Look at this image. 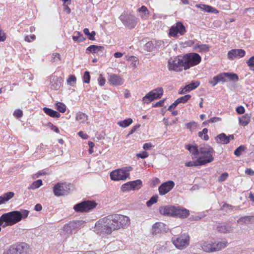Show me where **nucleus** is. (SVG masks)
Returning a JSON list of instances; mask_svg holds the SVG:
<instances>
[{
    "label": "nucleus",
    "mask_w": 254,
    "mask_h": 254,
    "mask_svg": "<svg viewBox=\"0 0 254 254\" xmlns=\"http://www.w3.org/2000/svg\"><path fill=\"white\" fill-rule=\"evenodd\" d=\"M129 220L127 216L114 214L100 220L95 224V227L103 233L111 234L113 231L127 227Z\"/></svg>",
    "instance_id": "obj_1"
},
{
    "label": "nucleus",
    "mask_w": 254,
    "mask_h": 254,
    "mask_svg": "<svg viewBox=\"0 0 254 254\" xmlns=\"http://www.w3.org/2000/svg\"><path fill=\"white\" fill-rule=\"evenodd\" d=\"M28 214L29 211L27 210L13 211L4 213L0 217V227L5 228L7 226H12L22 219L26 218ZM0 231L1 227H0Z\"/></svg>",
    "instance_id": "obj_2"
},
{
    "label": "nucleus",
    "mask_w": 254,
    "mask_h": 254,
    "mask_svg": "<svg viewBox=\"0 0 254 254\" xmlns=\"http://www.w3.org/2000/svg\"><path fill=\"white\" fill-rule=\"evenodd\" d=\"M159 211L161 214L164 215L177 217L180 218H186L190 215V211L185 208L167 205L161 206L159 208Z\"/></svg>",
    "instance_id": "obj_3"
},
{
    "label": "nucleus",
    "mask_w": 254,
    "mask_h": 254,
    "mask_svg": "<svg viewBox=\"0 0 254 254\" xmlns=\"http://www.w3.org/2000/svg\"><path fill=\"white\" fill-rule=\"evenodd\" d=\"M201 58L197 53H191L186 54L183 57V61L185 65V70L198 64L201 62Z\"/></svg>",
    "instance_id": "obj_4"
},
{
    "label": "nucleus",
    "mask_w": 254,
    "mask_h": 254,
    "mask_svg": "<svg viewBox=\"0 0 254 254\" xmlns=\"http://www.w3.org/2000/svg\"><path fill=\"white\" fill-rule=\"evenodd\" d=\"M130 166L123 167L112 171L110 173V178L114 181L125 180L129 178V172L132 170Z\"/></svg>",
    "instance_id": "obj_5"
},
{
    "label": "nucleus",
    "mask_w": 254,
    "mask_h": 254,
    "mask_svg": "<svg viewBox=\"0 0 254 254\" xmlns=\"http://www.w3.org/2000/svg\"><path fill=\"white\" fill-rule=\"evenodd\" d=\"M97 203L93 200H84L75 204L73 208L76 212H87L95 208Z\"/></svg>",
    "instance_id": "obj_6"
},
{
    "label": "nucleus",
    "mask_w": 254,
    "mask_h": 254,
    "mask_svg": "<svg viewBox=\"0 0 254 254\" xmlns=\"http://www.w3.org/2000/svg\"><path fill=\"white\" fill-rule=\"evenodd\" d=\"M172 241L177 249H183L188 246L190 236L186 234H184L179 237L172 238Z\"/></svg>",
    "instance_id": "obj_7"
},
{
    "label": "nucleus",
    "mask_w": 254,
    "mask_h": 254,
    "mask_svg": "<svg viewBox=\"0 0 254 254\" xmlns=\"http://www.w3.org/2000/svg\"><path fill=\"white\" fill-rule=\"evenodd\" d=\"M119 18L125 26L130 29L134 28L137 23V18L133 15L123 13Z\"/></svg>",
    "instance_id": "obj_8"
},
{
    "label": "nucleus",
    "mask_w": 254,
    "mask_h": 254,
    "mask_svg": "<svg viewBox=\"0 0 254 254\" xmlns=\"http://www.w3.org/2000/svg\"><path fill=\"white\" fill-rule=\"evenodd\" d=\"M163 94V89L162 88H157L156 89H155L153 90L152 91L149 92L148 93H147L143 98V101L147 103L148 104L152 101L155 100V99H158L161 98Z\"/></svg>",
    "instance_id": "obj_9"
},
{
    "label": "nucleus",
    "mask_w": 254,
    "mask_h": 254,
    "mask_svg": "<svg viewBox=\"0 0 254 254\" xmlns=\"http://www.w3.org/2000/svg\"><path fill=\"white\" fill-rule=\"evenodd\" d=\"M185 65L182 59H179L177 57L174 59H171L168 61V68L169 70H174L176 71H181L184 69Z\"/></svg>",
    "instance_id": "obj_10"
},
{
    "label": "nucleus",
    "mask_w": 254,
    "mask_h": 254,
    "mask_svg": "<svg viewBox=\"0 0 254 254\" xmlns=\"http://www.w3.org/2000/svg\"><path fill=\"white\" fill-rule=\"evenodd\" d=\"M84 223L85 222L83 220L71 221L64 226L63 231L67 234H71L75 229L80 228Z\"/></svg>",
    "instance_id": "obj_11"
},
{
    "label": "nucleus",
    "mask_w": 254,
    "mask_h": 254,
    "mask_svg": "<svg viewBox=\"0 0 254 254\" xmlns=\"http://www.w3.org/2000/svg\"><path fill=\"white\" fill-rule=\"evenodd\" d=\"M69 191V185L64 183H58L54 188V193L56 196L66 195Z\"/></svg>",
    "instance_id": "obj_12"
},
{
    "label": "nucleus",
    "mask_w": 254,
    "mask_h": 254,
    "mask_svg": "<svg viewBox=\"0 0 254 254\" xmlns=\"http://www.w3.org/2000/svg\"><path fill=\"white\" fill-rule=\"evenodd\" d=\"M9 247L12 254H27L28 252V246L25 243L14 244Z\"/></svg>",
    "instance_id": "obj_13"
},
{
    "label": "nucleus",
    "mask_w": 254,
    "mask_h": 254,
    "mask_svg": "<svg viewBox=\"0 0 254 254\" xmlns=\"http://www.w3.org/2000/svg\"><path fill=\"white\" fill-rule=\"evenodd\" d=\"M222 247V242L213 243L205 242L202 245V250L206 252H214L219 251Z\"/></svg>",
    "instance_id": "obj_14"
},
{
    "label": "nucleus",
    "mask_w": 254,
    "mask_h": 254,
    "mask_svg": "<svg viewBox=\"0 0 254 254\" xmlns=\"http://www.w3.org/2000/svg\"><path fill=\"white\" fill-rule=\"evenodd\" d=\"M213 149L207 144H201L199 146V154L202 155V156L199 158H202L204 160H206L208 158H210L212 159V161L213 160V158L212 155Z\"/></svg>",
    "instance_id": "obj_15"
},
{
    "label": "nucleus",
    "mask_w": 254,
    "mask_h": 254,
    "mask_svg": "<svg viewBox=\"0 0 254 254\" xmlns=\"http://www.w3.org/2000/svg\"><path fill=\"white\" fill-rule=\"evenodd\" d=\"M186 32V29L184 25L181 22H178L175 25L173 26L170 29L169 34L172 37H176L179 33L183 35Z\"/></svg>",
    "instance_id": "obj_16"
},
{
    "label": "nucleus",
    "mask_w": 254,
    "mask_h": 254,
    "mask_svg": "<svg viewBox=\"0 0 254 254\" xmlns=\"http://www.w3.org/2000/svg\"><path fill=\"white\" fill-rule=\"evenodd\" d=\"M142 182L140 180L127 182L122 187L123 191L138 190L141 188Z\"/></svg>",
    "instance_id": "obj_17"
},
{
    "label": "nucleus",
    "mask_w": 254,
    "mask_h": 254,
    "mask_svg": "<svg viewBox=\"0 0 254 254\" xmlns=\"http://www.w3.org/2000/svg\"><path fill=\"white\" fill-rule=\"evenodd\" d=\"M175 186L173 181H168L162 183L158 188L159 194L163 195L169 192Z\"/></svg>",
    "instance_id": "obj_18"
},
{
    "label": "nucleus",
    "mask_w": 254,
    "mask_h": 254,
    "mask_svg": "<svg viewBox=\"0 0 254 254\" xmlns=\"http://www.w3.org/2000/svg\"><path fill=\"white\" fill-rule=\"evenodd\" d=\"M246 55V52L243 49H232L229 51L227 54L228 59L231 60L234 58H240L244 57Z\"/></svg>",
    "instance_id": "obj_19"
},
{
    "label": "nucleus",
    "mask_w": 254,
    "mask_h": 254,
    "mask_svg": "<svg viewBox=\"0 0 254 254\" xmlns=\"http://www.w3.org/2000/svg\"><path fill=\"white\" fill-rule=\"evenodd\" d=\"M108 80L110 82V84L118 86L123 84V79L121 76L116 74H112L109 75L108 77Z\"/></svg>",
    "instance_id": "obj_20"
},
{
    "label": "nucleus",
    "mask_w": 254,
    "mask_h": 254,
    "mask_svg": "<svg viewBox=\"0 0 254 254\" xmlns=\"http://www.w3.org/2000/svg\"><path fill=\"white\" fill-rule=\"evenodd\" d=\"M212 161V159L208 158L206 160L202 158H198L196 160L194 161H190L186 162L185 165L188 167L197 166L204 165L206 163H210Z\"/></svg>",
    "instance_id": "obj_21"
},
{
    "label": "nucleus",
    "mask_w": 254,
    "mask_h": 254,
    "mask_svg": "<svg viewBox=\"0 0 254 254\" xmlns=\"http://www.w3.org/2000/svg\"><path fill=\"white\" fill-rule=\"evenodd\" d=\"M239 79V76L236 73L223 72V82L227 81L237 82Z\"/></svg>",
    "instance_id": "obj_22"
},
{
    "label": "nucleus",
    "mask_w": 254,
    "mask_h": 254,
    "mask_svg": "<svg viewBox=\"0 0 254 254\" xmlns=\"http://www.w3.org/2000/svg\"><path fill=\"white\" fill-rule=\"evenodd\" d=\"M165 225L163 223H156L152 226V233L153 234H157L162 232L165 231Z\"/></svg>",
    "instance_id": "obj_23"
},
{
    "label": "nucleus",
    "mask_w": 254,
    "mask_h": 254,
    "mask_svg": "<svg viewBox=\"0 0 254 254\" xmlns=\"http://www.w3.org/2000/svg\"><path fill=\"white\" fill-rule=\"evenodd\" d=\"M104 50V48L102 46L92 45L89 46L86 51H88L94 54H98L99 55H102Z\"/></svg>",
    "instance_id": "obj_24"
},
{
    "label": "nucleus",
    "mask_w": 254,
    "mask_h": 254,
    "mask_svg": "<svg viewBox=\"0 0 254 254\" xmlns=\"http://www.w3.org/2000/svg\"><path fill=\"white\" fill-rule=\"evenodd\" d=\"M62 79L58 78H54L51 80L50 88L55 90H58L61 86Z\"/></svg>",
    "instance_id": "obj_25"
},
{
    "label": "nucleus",
    "mask_w": 254,
    "mask_h": 254,
    "mask_svg": "<svg viewBox=\"0 0 254 254\" xmlns=\"http://www.w3.org/2000/svg\"><path fill=\"white\" fill-rule=\"evenodd\" d=\"M222 82V73H220L213 78L209 79L208 83L212 87L215 86L218 83Z\"/></svg>",
    "instance_id": "obj_26"
},
{
    "label": "nucleus",
    "mask_w": 254,
    "mask_h": 254,
    "mask_svg": "<svg viewBox=\"0 0 254 254\" xmlns=\"http://www.w3.org/2000/svg\"><path fill=\"white\" fill-rule=\"evenodd\" d=\"M14 195V193L12 191L7 192L0 196V204H4L12 198Z\"/></svg>",
    "instance_id": "obj_27"
},
{
    "label": "nucleus",
    "mask_w": 254,
    "mask_h": 254,
    "mask_svg": "<svg viewBox=\"0 0 254 254\" xmlns=\"http://www.w3.org/2000/svg\"><path fill=\"white\" fill-rule=\"evenodd\" d=\"M254 222V216H245L238 220V223L247 224Z\"/></svg>",
    "instance_id": "obj_28"
},
{
    "label": "nucleus",
    "mask_w": 254,
    "mask_h": 254,
    "mask_svg": "<svg viewBox=\"0 0 254 254\" xmlns=\"http://www.w3.org/2000/svg\"><path fill=\"white\" fill-rule=\"evenodd\" d=\"M43 111L47 115L51 117L57 118L60 117L61 115L59 112L50 108L45 107L43 108Z\"/></svg>",
    "instance_id": "obj_29"
},
{
    "label": "nucleus",
    "mask_w": 254,
    "mask_h": 254,
    "mask_svg": "<svg viewBox=\"0 0 254 254\" xmlns=\"http://www.w3.org/2000/svg\"><path fill=\"white\" fill-rule=\"evenodd\" d=\"M186 148L190 153L195 155L199 154V147L196 145L188 144L186 146Z\"/></svg>",
    "instance_id": "obj_30"
},
{
    "label": "nucleus",
    "mask_w": 254,
    "mask_h": 254,
    "mask_svg": "<svg viewBox=\"0 0 254 254\" xmlns=\"http://www.w3.org/2000/svg\"><path fill=\"white\" fill-rule=\"evenodd\" d=\"M250 121V117L248 114H245L239 118V123L243 126L247 125Z\"/></svg>",
    "instance_id": "obj_31"
},
{
    "label": "nucleus",
    "mask_w": 254,
    "mask_h": 254,
    "mask_svg": "<svg viewBox=\"0 0 254 254\" xmlns=\"http://www.w3.org/2000/svg\"><path fill=\"white\" fill-rule=\"evenodd\" d=\"M132 123V120L131 118H128L123 121L118 122L117 124L123 127H126L129 126Z\"/></svg>",
    "instance_id": "obj_32"
},
{
    "label": "nucleus",
    "mask_w": 254,
    "mask_h": 254,
    "mask_svg": "<svg viewBox=\"0 0 254 254\" xmlns=\"http://www.w3.org/2000/svg\"><path fill=\"white\" fill-rule=\"evenodd\" d=\"M198 7L208 12H218V11L216 9L209 5L202 4L198 6Z\"/></svg>",
    "instance_id": "obj_33"
},
{
    "label": "nucleus",
    "mask_w": 254,
    "mask_h": 254,
    "mask_svg": "<svg viewBox=\"0 0 254 254\" xmlns=\"http://www.w3.org/2000/svg\"><path fill=\"white\" fill-rule=\"evenodd\" d=\"M209 47L206 44H198L195 47L196 51L199 52H206L209 51Z\"/></svg>",
    "instance_id": "obj_34"
},
{
    "label": "nucleus",
    "mask_w": 254,
    "mask_h": 254,
    "mask_svg": "<svg viewBox=\"0 0 254 254\" xmlns=\"http://www.w3.org/2000/svg\"><path fill=\"white\" fill-rule=\"evenodd\" d=\"M42 185V181L39 179L33 182L31 186L28 188V189L34 190L39 188Z\"/></svg>",
    "instance_id": "obj_35"
},
{
    "label": "nucleus",
    "mask_w": 254,
    "mask_h": 254,
    "mask_svg": "<svg viewBox=\"0 0 254 254\" xmlns=\"http://www.w3.org/2000/svg\"><path fill=\"white\" fill-rule=\"evenodd\" d=\"M200 84V82L198 81L193 80L190 83L187 85V87L188 88L190 91H191L197 88Z\"/></svg>",
    "instance_id": "obj_36"
},
{
    "label": "nucleus",
    "mask_w": 254,
    "mask_h": 254,
    "mask_svg": "<svg viewBox=\"0 0 254 254\" xmlns=\"http://www.w3.org/2000/svg\"><path fill=\"white\" fill-rule=\"evenodd\" d=\"M247 149L246 147L244 145H241L236 149L234 151V154L239 157L242 154V152Z\"/></svg>",
    "instance_id": "obj_37"
},
{
    "label": "nucleus",
    "mask_w": 254,
    "mask_h": 254,
    "mask_svg": "<svg viewBox=\"0 0 254 254\" xmlns=\"http://www.w3.org/2000/svg\"><path fill=\"white\" fill-rule=\"evenodd\" d=\"M83 32L86 35L88 36L89 39L91 40H95V36L96 35V32L95 31H92L90 33L89 29L86 28L84 29Z\"/></svg>",
    "instance_id": "obj_38"
},
{
    "label": "nucleus",
    "mask_w": 254,
    "mask_h": 254,
    "mask_svg": "<svg viewBox=\"0 0 254 254\" xmlns=\"http://www.w3.org/2000/svg\"><path fill=\"white\" fill-rule=\"evenodd\" d=\"M234 139L235 137L233 134L227 135L224 133H223V144H228L230 142L231 140H233Z\"/></svg>",
    "instance_id": "obj_39"
},
{
    "label": "nucleus",
    "mask_w": 254,
    "mask_h": 254,
    "mask_svg": "<svg viewBox=\"0 0 254 254\" xmlns=\"http://www.w3.org/2000/svg\"><path fill=\"white\" fill-rule=\"evenodd\" d=\"M56 109L61 113H64L66 111L65 105L61 102H58L56 104Z\"/></svg>",
    "instance_id": "obj_40"
},
{
    "label": "nucleus",
    "mask_w": 254,
    "mask_h": 254,
    "mask_svg": "<svg viewBox=\"0 0 254 254\" xmlns=\"http://www.w3.org/2000/svg\"><path fill=\"white\" fill-rule=\"evenodd\" d=\"M158 196L157 195L152 196L149 200L146 202V205L148 207L151 206L154 203L157 202L158 200Z\"/></svg>",
    "instance_id": "obj_41"
},
{
    "label": "nucleus",
    "mask_w": 254,
    "mask_h": 254,
    "mask_svg": "<svg viewBox=\"0 0 254 254\" xmlns=\"http://www.w3.org/2000/svg\"><path fill=\"white\" fill-rule=\"evenodd\" d=\"M191 98L190 95L188 94L179 98L177 100L179 103H185Z\"/></svg>",
    "instance_id": "obj_42"
},
{
    "label": "nucleus",
    "mask_w": 254,
    "mask_h": 254,
    "mask_svg": "<svg viewBox=\"0 0 254 254\" xmlns=\"http://www.w3.org/2000/svg\"><path fill=\"white\" fill-rule=\"evenodd\" d=\"M76 119L81 122H84L87 120V116L85 114L79 113L77 115Z\"/></svg>",
    "instance_id": "obj_43"
},
{
    "label": "nucleus",
    "mask_w": 254,
    "mask_h": 254,
    "mask_svg": "<svg viewBox=\"0 0 254 254\" xmlns=\"http://www.w3.org/2000/svg\"><path fill=\"white\" fill-rule=\"evenodd\" d=\"M78 36H73L72 39L74 41H77L78 42H81L85 40V38L83 37V34H81L79 32H77Z\"/></svg>",
    "instance_id": "obj_44"
},
{
    "label": "nucleus",
    "mask_w": 254,
    "mask_h": 254,
    "mask_svg": "<svg viewBox=\"0 0 254 254\" xmlns=\"http://www.w3.org/2000/svg\"><path fill=\"white\" fill-rule=\"evenodd\" d=\"M155 46L152 41H149L147 42L145 45V49L147 51H151L154 49Z\"/></svg>",
    "instance_id": "obj_45"
},
{
    "label": "nucleus",
    "mask_w": 254,
    "mask_h": 254,
    "mask_svg": "<svg viewBox=\"0 0 254 254\" xmlns=\"http://www.w3.org/2000/svg\"><path fill=\"white\" fill-rule=\"evenodd\" d=\"M232 206L227 203L223 204V211H225L227 213H230L233 211Z\"/></svg>",
    "instance_id": "obj_46"
},
{
    "label": "nucleus",
    "mask_w": 254,
    "mask_h": 254,
    "mask_svg": "<svg viewBox=\"0 0 254 254\" xmlns=\"http://www.w3.org/2000/svg\"><path fill=\"white\" fill-rule=\"evenodd\" d=\"M248 65L251 67V69L254 71V56L251 57L247 62Z\"/></svg>",
    "instance_id": "obj_47"
},
{
    "label": "nucleus",
    "mask_w": 254,
    "mask_h": 254,
    "mask_svg": "<svg viewBox=\"0 0 254 254\" xmlns=\"http://www.w3.org/2000/svg\"><path fill=\"white\" fill-rule=\"evenodd\" d=\"M165 47V44L163 41L157 40L155 42V47L156 48H162Z\"/></svg>",
    "instance_id": "obj_48"
},
{
    "label": "nucleus",
    "mask_w": 254,
    "mask_h": 254,
    "mask_svg": "<svg viewBox=\"0 0 254 254\" xmlns=\"http://www.w3.org/2000/svg\"><path fill=\"white\" fill-rule=\"evenodd\" d=\"M90 80V75L89 71H86L83 75V82L86 83H89Z\"/></svg>",
    "instance_id": "obj_49"
},
{
    "label": "nucleus",
    "mask_w": 254,
    "mask_h": 254,
    "mask_svg": "<svg viewBox=\"0 0 254 254\" xmlns=\"http://www.w3.org/2000/svg\"><path fill=\"white\" fill-rule=\"evenodd\" d=\"M186 126L187 128L190 129L191 131L194 129L196 127V123L190 122L186 124Z\"/></svg>",
    "instance_id": "obj_50"
},
{
    "label": "nucleus",
    "mask_w": 254,
    "mask_h": 254,
    "mask_svg": "<svg viewBox=\"0 0 254 254\" xmlns=\"http://www.w3.org/2000/svg\"><path fill=\"white\" fill-rule=\"evenodd\" d=\"M76 81V77L73 75H70L67 80V84L70 85H72Z\"/></svg>",
    "instance_id": "obj_51"
},
{
    "label": "nucleus",
    "mask_w": 254,
    "mask_h": 254,
    "mask_svg": "<svg viewBox=\"0 0 254 254\" xmlns=\"http://www.w3.org/2000/svg\"><path fill=\"white\" fill-rule=\"evenodd\" d=\"M98 80L99 85L101 86H103L105 83L106 80L102 74L100 75V76L99 77Z\"/></svg>",
    "instance_id": "obj_52"
},
{
    "label": "nucleus",
    "mask_w": 254,
    "mask_h": 254,
    "mask_svg": "<svg viewBox=\"0 0 254 254\" xmlns=\"http://www.w3.org/2000/svg\"><path fill=\"white\" fill-rule=\"evenodd\" d=\"M60 55L58 53H55L52 56V59L51 60L52 62H55L56 60H60Z\"/></svg>",
    "instance_id": "obj_53"
},
{
    "label": "nucleus",
    "mask_w": 254,
    "mask_h": 254,
    "mask_svg": "<svg viewBox=\"0 0 254 254\" xmlns=\"http://www.w3.org/2000/svg\"><path fill=\"white\" fill-rule=\"evenodd\" d=\"M245 109L242 106H240L236 108V112L239 114H243L245 113Z\"/></svg>",
    "instance_id": "obj_54"
},
{
    "label": "nucleus",
    "mask_w": 254,
    "mask_h": 254,
    "mask_svg": "<svg viewBox=\"0 0 254 254\" xmlns=\"http://www.w3.org/2000/svg\"><path fill=\"white\" fill-rule=\"evenodd\" d=\"M35 36L34 35H32L30 36H26L25 37V41L28 42H30L35 39Z\"/></svg>",
    "instance_id": "obj_55"
},
{
    "label": "nucleus",
    "mask_w": 254,
    "mask_h": 254,
    "mask_svg": "<svg viewBox=\"0 0 254 254\" xmlns=\"http://www.w3.org/2000/svg\"><path fill=\"white\" fill-rule=\"evenodd\" d=\"M207 132L208 129L206 128H203V130L201 131V133H202L204 134L203 139L205 140H207L209 138L207 134Z\"/></svg>",
    "instance_id": "obj_56"
},
{
    "label": "nucleus",
    "mask_w": 254,
    "mask_h": 254,
    "mask_svg": "<svg viewBox=\"0 0 254 254\" xmlns=\"http://www.w3.org/2000/svg\"><path fill=\"white\" fill-rule=\"evenodd\" d=\"M179 104V102L178 101V100L177 99L174 103L171 104L168 108V110L171 111L172 109L175 108L176 106Z\"/></svg>",
    "instance_id": "obj_57"
},
{
    "label": "nucleus",
    "mask_w": 254,
    "mask_h": 254,
    "mask_svg": "<svg viewBox=\"0 0 254 254\" xmlns=\"http://www.w3.org/2000/svg\"><path fill=\"white\" fill-rule=\"evenodd\" d=\"M49 127L51 128V129L54 130L57 133L60 132L59 129L54 125H53L52 123H50L48 125Z\"/></svg>",
    "instance_id": "obj_58"
},
{
    "label": "nucleus",
    "mask_w": 254,
    "mask_h": 254,
    "mask_svg": "<svg viewBox=\"0 0 254 254\" xmlns=\"http://www.w3.org/2000/svg\"><path fill=\"white\" fill-rule=\"evenodd\" d=\"M14 116L17 118L21 117L23 115L22 111L20 110H16L13 114Z\"/></svg>",
    "instance_id": "obj_59"
},
{
    "label": "nucleus",
    "mask_w": 254,
    "mask_h": 254,
    "mask_svg": "<svg viewBox=\"0 0 254 254\" xmlns=\"http://www.w3.org/2000/svg\"><path fill=\"white\" fill-rule=\"evenodd\" d=\"M148 156V154L147 152L144 151L142 153H139L137 154V156L138 157L141 158L142 159L145 158L147 157Z\"/></svg>",
    "instance_id": "obj_60"
},
{
    "label": "nucleus",
    "mask_w": 254,
    "mask_h": 254,
    "mask_svg": "<svg viewBox=\"0 0 254 254\" xmlns=\"http://www.w3.org/2000/svg\"><path fill=\"white\" fill-rule=\"evenodd\" d=\"M165 100V99H164L163 100H160L158 102H157L156 104H155L153 107H162L163 106L164 101Z\"/></svg>",
    "instance_id": "obj_61"
},
{
    "label": "nucleus",
    "mask_w": 254,
    "mask_h": 254,
    "mask_svg": "<svg viewBox=\"0 0 254 254\" xmlns=\"http://www.w3.org/2000/svg\"><path fill=\"white\" fill-rule=\"evenodd\" d=\"M221 120L220 118L218 117H213L211 118L210 120H208L209 123H214L217 122H219Z\"/></svg>",
    "instance_id": "obj_62"
},
{
    "label": "nucleus",
    "mask_w": 254,
    "mask_h": 254,
    "mask_svg": "<svg viewBox=\"0 0 254 254\" xmlns=\"http://www.w3.org/2000/svg\"><path fill=\"white\" fill-rule=\"evenodd\" d=\"M152 146V145L150 143H145L144 144L143 148L145 150H149Z\"/></svg>",
    "instance_id": "obj_63"
},
{
    "label": "nucleus",
    "mask_w": 254,
    "mask_h": 254,
    "mask_svg": "<svg viewBox=\"0 0 254 254\" xmlns=\"http://www.w3.org/2000/svg\"><path fill=\"white\" fill-rule=\"evenodd\" d=\"M245 173L247 175L253 176L254 175V171L251 168H247L245 171Z\"/></svg>",
    "instance_id": "obj_64"
}]
</instances>
